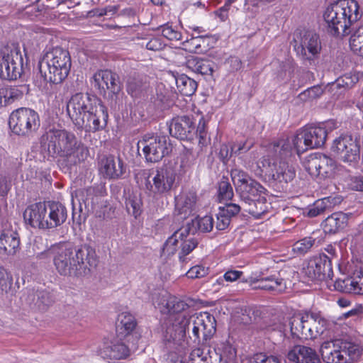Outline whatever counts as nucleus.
<instances>
[{"label": "nucleus", "mask_w": 363, "mask_h": 363, "mask_svg": "<svg viewBox=\"0 0 363 363\" xmlns=\"http://www.w3.org/2000/svg\"><path fill=\"white\" fill-rule=\"evenodd\" d=\"M152 302L162 313H171L164 335V341L168 357L174 363H185L190 350V363H206L208 357L203 350L195 346L211 337L216 331V320L208 312L192 315L190 320L182 313L187 304L165 290L157 289L152 294Z\"/></svg>", "instance_id": "nucleus-1"}, {"label": "nucleus", "mask_w": 363, "mask_h": 363, "mask_svg": "<svg viewBox=\"0 0 363 363\" xmlns=\"http://www.w3.org/2000/svg\"><path fill=\"white\" fill-rule=\"evenodd\" d=\"M67 113L78 129L96 132L107 123L108 113L104 105L94 96L87 94H76L67 105Z\"/></svg>", "instance_id": "nucleus-2"}, {"label": "nucleus", "mask_w": 363, "mask_h": 363, "mask_svg": "<svg viewBox=\"0 0 363 363\" xmlns=\"http://www.w3.org/2000/svg\"><path fill=\"white\" fill-rule=\"evenodd\" d=\"M50 153L64 157L69 164L84 161L89 153L88 147L73 133L64 129H50L43 135Z\"/></svg>", "instance_id": "nucleus-3"}, {"label": "nucleus", "mask_w": 363, "mask_h": 363, "mask_svg": "<svg viewBox=\"0 0 363 363\" xmlns=\"http://www.w3.org/2000/svg\"><path fill=\"white\" fill-rule=\"evenodd\" d=\"M59 272L65 271H92L98 264L95 250L88 245L73 247L69 243H63L57 247L53 259Z\"/></svg>", "instance_id": "nucleus-4"}, {"label": "nucleus", "mask_w": 363, "mask_h": 363, "mask_svg": "<svg viewBox=\"0 0 363 363\" xmlns=\"http://www.w3.org/2000/svg\"><path fill=\"white\" fill-rule=\"evenodd\" d=\"M359 9L355 0H338L329 5L323 13L328 32L333 35L350 33V27L362 16Z\"/></svg>", "instance_id": "nucleus-5"}, {"label": "nucleus", "mask_w": 363, "mask_h": 363, "mask_svg": "<svg viewBox=\"0 0 363 363\" xmlns=\"http://www.w3.org/2000/svg\"><path fill=\"white\" fill-rule=\"evenodd\" d=\"M23 218L32 228L50 229L62 225L67 218L66 208L60 203L48 201L36 203L28 206Z\"/></svg>", "instance_id": "nucleus-6"}, {"label": "nucleus", "mask_w": 363, "mask_h": 363, "mask_svg": "<svg viewBox=\"0 0 363 363\" xmlns=\"http://www.w3.org/2000/svg\"><path fill=\"white\" fill-rule=\"evenodd\" d=\"M71 65L69 52L55 47L44 55L39 62L38 67L45 81L59 84L68 76Z\"/></svg>", "instance_id": "nucleus-7"}, {"label": "nucleus", "mask_w": 363, "mask_h": 363, "mask_svg": "<svg viewBox=\"0 0 363 363\" xmlns=\"http://www.w3.org/2000/svg\"><path fill=\"white\" fill-rule=\"evenodd\" d=\"M320 351L325 363H350L359 358L362 350L357 344L336 340L324 342Z\"/></svg>", "instance_id": "nucleus-8"}, {"label": "nucleus", "mask_w": 363, "mask_h": 363, "mask_svg": "<svg viewBox=\"0 0 363 363\" xmlns=\"http://www.w3.org/2000/svg\"><path fill=\"white\" fill-rule=\"evenodd\" d=\"M303 166L312 177L332 178L335 176L347 175L350 173L344 166L337 164L333 159L322 154L311 155L304 162Z\"/></svg>", "instance_id": "nucleus-9"}, {"label": "nucleus", "mask_w": 363, "mask_h": 363, "mask_svg": "<svg viewBox=\"0 0 363 363\" xmlns=\"http://www.w3.org/2000/svg\"><path fill=\"white\" fill-rule=\"evenodd\" d=\"M38 113L28 108H19L11 112L9 125L12 133L20 136H31L40 127Z\"/></svg>", "instance_id": "nucleus-10"}, {"label": "nucleus", "mask_w": 363, "mask_h": 363, "mask_svg": "<svg viewBox=\"0 0 363 363\" xmlns=\"http://www.w3.org/2000/svg\"><path fill=\"white\" fill-rule=\"evenodd\" d=\"M257 165L262 172L282 186L293 181L296 177L295 167L277 157L270 159L264 156Z\"/></svg>", "instance_id": "nucleus-11"}, {"label": "nucleus", "mask_w": 363, "mask_h": 363, "mask_svg": "<svg viewBox=\"0 0 363 363\" xmlns=\"http://www.w3.org/2000/svg\"><path fill=\"white\" fill-rule=\"evenodd\" d=\"M191 227L189 223L176 230L166 240L163 249L162 256L174 255L179 246L181 247V251L179 257L183 261L184 257L189 255L198 245L194 234L191 233Z\"/></svg>", "instance_id": "nucleus-12"}, {"label": "nucleus", "mask_w": 363, "mask_h": 363, "mask_svg": "<svg viewBox=\"0 0 363 363\" xmlns=\"http://www.w3.org/2000/svg\"><path fill=\"white\" fill-rule=\"evenodd\" d=\"M23 69V60L19 48L6 46L0 50V78L16 80Z\"/></svg>", "instance_id": "nucleus-13"}, {"label": "nucleus", "mask_w": 363, "mask_h": 363, "mask_svg": "<svg viewBox=\"0 0 363 363\" xmlns=\"http://www.w3.org/2000/svg\"><path fill=\"white\" fill-rule=\"evenodd\" d=\"M230 174L236 191L242 201L248 202L256 199L257 196L265 197L266 189L242 169H234Z\"/></svg>", "instance_id": "nucleus-14"}, {"label": "nucleus", "mask_w": 363, "mask_h": 363, "mask_svg": "<svg viewBox=\"0 0 363 363\" xmlns=\"http://www.w3.org/2000/svg\"><path fill=\"white\" fill-rule=\"evenodd\" d=\"M333 151L340 160L350 167H356L360 160V145L351 135H342L333 141Z\"/></svg>", "instance_id": "nucleus-15"}, {"label": "nucleus", "mask_w": 363, "mask_h": 363, "mask_svg": "<svg viewBox=\"0 0 363 363\" xmlns=\"http://www.w3.org/2000/svg\"><path fill=\"white\" fill-rule=\"evenodd\" d=\"M176 174L170 168L160 167L152 170L145 182V187L154 196L169 193L175 182Z\"/></svg>", "instance_id": "nucleus-16"}, {"label": "nucleus", "mask_w": 363, "mask_h": 363, "mask_svg": "<svg viewBox=\"0 0 363 363\" xmlns=\"http://www.w3.org/2000/svg\"><path fill=\"white\" fill-rule=\"evenodd\" d=\"M306 125L298 129L293 136L291 141L281 140L277 144H274L270 148L277 154L279 152L280 158L286 157L291 154L294 150L298 155H300L308 149H311L309 141Z\"/></svg>", "instance_id": "nucleus-17"}, {"label": "nucleus", "mask_w": 363, "mask_h": 363, "mask_svg": "<svg viewBox=\"0 0 363 363\" xmlns=\"http://www.w3.org/2000/svg\"><path fill=\"white\" fill-rule=\"evenodd\" d=\"M143 145V151L146 160L150 162H156L167 155V137L164 135H145L143 140L139 142Z\"/></svg>", "instance_id": "nucleus-18"}, {"label": "nucleus", "mask_w": 363, "mask_h": 363, "mask_svg": "<svg viewBox=\"0 0 363 363\" xmlns=\"http://www.w3.org/2000/svg\"><path fill=\"white\" fill-rule=\"evenodd\" d=\"M294 49L298 55L303 58L311 60L320 51L321 45L319 37L315 33L307 31L303 35L296 34L294 37Z\"/></svg>", "instance_id": "nucleus-19"}, {"label": "nucleus", "mask_w": 363, "mask_h": 363, "mask_svg": "<svg viewBox=\"0 0 363 363\" xmlns=\"http://www.w3.org/2000/svg\"><path fill=\"white\" fill-rule=\"evenodd\" d=\"M98 354L108 362L125 359L130 354L129 347L119 340L105 341L99 347Z\"/></svg>", "instance_id": "nucleus-20"}, {"label": "nucleus", "mask_w": 363, "mask_h": 363, "mask_svg": "<svg viewBox=\"0 0 363 363\" xmlns=\"http://www.w3.org/2000/svg\"><path fill=\"white\" fill-rule=\"evenodd\" d=\"M167 124L170 135L179 140H191L194 135V123L189 116L174 117Z\"/></svg>", "instance_id": "nucleus-21"}, {"label": "nucleus", "mask_w": 363, "mask_h": 363, "mask_svg": "<svg viewBox=\"0 0 363 363\" xmlns=\"http://www.w3.org/2000/svg\"><path fill=\"white\" fill-rule=\"evenodd\" d=\"M306 128L309 145L313 149L325 144L328 134L336 128V123L333 121H328L317 125H306Z\"/></svg>", "instance_id": "nucleus-22"}, {"label": "nucleus", "mask_w": 363, "mask_h": 363, "mask_svg": "<svg viewBox=\"0 0 363 363\" xmlns=\"http://www.w3.org/2000/svg\"><path fill=\"white\" fill-rule=\"evenodd\" d=\"M92 79L94 87L101 93H106L108 90L113 94H117L121 90L118 77L111 71L99 70L94 74Z\"/></svg>", "instance_id": "nucleus-23"}, {"label": "nucleus", "mask_w": 363, "mask_h": 363, "mask_svg": "<svg viewBox=\"0 0 363 363\" xmlns=\"http://www.w3.org/2000/svg\"><path fill=\"white\" fill-rule=\"evenodd\" d=\"M179 219H186L195 210L196 196L194 192L183 193L175 198Z\"/></svg>", "instance_id": "nucleus-24"}, {"label": "nucleus", "mask_w": 363, "mask_h": 363, "mask_svg": "<svg viewBox=\"0 0 363 363\" xmlns=\"http://www.w3.org/2000/svg\"><path fill=\"white\" fill-rule=\"evenodd\" d=\"M20 238L14 230H3L0 235V255H14L19 250Z\"/></svg>", "instance_id": "nucleus-25"}, {"label": "nucleus", "mask_w": 363, "mask_h": 363, "mask_svg": "<svg viewBox=\"0 0 363 363\" xmlns=\"http://www.w3.org/2000/svg\"><path fill=\"white\" fill-rule=\"evenodd\" d=\"M288 359L296 363H318V356L316 352L303 345L294 346L288 353Z\"/></svg>", "instance_id": "nucleus-26"}, {"label": "nucleus", "mask_w": 363, "mask_h": 363, "mask_svg": "<svg viewBox=\"0 0 363 363\" xmlns=\"http://www.w3.org/2000/svg\"><path fill=\"white\" fill-rule=\"evenodd\" d=\"M241 210L240 205L228 203L220 206L214 223L216 230H224L230 225L231 218L236 216Z\"/></svg>", "instance_id": "nucleus-27"}, {"label": "nucleus", "mask_w": 363, "mask_h": 363, "mask_svg": "<svg viewBox=\"0 0 363 363\" xmlns=\"http://www.w3.org/2000/svg\"><path fill=\"white\" fill-rule=\"evenodd\" d=\"M187 67L194 72L200 74L206 79H213L215 63L208 59L193 57L188 60Z\"/></svg>", "instance_id": "nucleus-28"}, {"label": "nucleus", "mask_w": 363, "mask_h": 363, "mask_svg": "<svg viewBox=\"0 0 363 363\" xmlns=\"http://www.w3.org/2000/svg\"><path fill=\"white\" fill-rule=\"evenodd\" d=\"M327 320L320 313H309L305 339H313L322 335L326 329Z\"/></svg>", "instance_id": "nucleus-29"}, {"label": "nucleus", "mask_w": 363, "mask_h": 363, "mask_svg": "<svg viewBox=\"0 0 363 363\" xmlns=\"http://www.w3.org/2000/svg\"><path fill=\"white\" fill-rule=\"evenodd\" d=\"M100 172L106 178H118L123 174L122 162L112 156L104 157L101 160Z\"/></svg>", "instance_id": "nucleus-30"}, {"label": "nucleus", "mask_w": 363, "mask_h": 363, "mask_svg": "<svg viewBox=\"0 0 363 363\" xmlns=\"http://www.w3.org/2000/svg\"><path fill=\"white\" fill-rule=\"evenodd\" d=\"M269 206L266 198L261 197L248 202L242 201V206H240L254 218H261L268 211Z\"/></svg>", "instance_id": "nucleus-31"}, {"label": "nucleus", "mask_w": 363, "mask_h": 363, "mask_svg": "<svg viewBox=\"0 0 363 363\" xmlns=\"http://www.w3.org/2000/svg\"><path fill=\"white\" fill-rule=\"evenodd\" d=\"M347 220V214L342 212L334 213L325 220L323 230L326 233H335L345 228Z\"/></svg>", "instance_id": "nucleus-32"}, {"label": "nucleus", "mask_w": 363, "mask_h": 363, "mask_svg": "<svg viewBox=\"0 0 363 363\" xmlns=\"http://www.w3.org/2000/svg\"><path fill=\"white\" fill-rule=\"evenodd\" d=\"M306 272H333L330 259L324 254L312 257L308 262Z\"/></svg>", "instance_id": "nucleus-33"}, {"label": "nucleus", "mask_w": 363, "mask_h": 363, "mask_svg": "<svg viewBox=\"0 0 363 363\" xmlns=\"http://www.w3.org/2000/svg\"><path fill=\"white\" fill-rule=\"evenodd\" d=\"M136 326L134 316L129 312H123L118 316L116 330L118 333L123 337L130 334Z\"/></svg>", "instance_id": "nucleus-34"}, {"label": "nucleus", "mask_w": 363, "mask_h": 363, "mask_svg": "<svg viewBox=\"0 0 363 363\" xmlns=\"http://www.w3.org/2000/svg\"><path fill=\"white\" fill-rule=\"evenodd\" d=\"M308 313H298L291 318L289 325L292 335L305 338V331L308 328Z\"/></svg>", "instance_id": "nucleus-35"}, {"label": "nucleus", "mask_w": 363, "mask_h": 363, "mask_svg": "<svg viewBox=\"0 0 363 363\" xmlns=\"http://www.w3.org/2000/svg\"><path fill=\"white\" fill-rule=\"evenodd\" d=\"M174 80L179 92L186 96L193 95L197 89V82L186 74L174 76Z\"/></svg>", "instance_id": "nucleus-36"}, {"label": "nucleus", "mask_w": 363, "mask_h": 363, "mask_svg": "<svg viewBox=\"0 0 363 363\" xmlns=\"http://www.w3.org/2000/svg\"><path fill=\"white\" fill-rule=\"evenodd\" d=\"M257 285L255 288L266 290H272L277 292H282L286 289V281L279 277H273L272 279H261L256 282Z\"/></svg>", "instance_id": "nucleus-37"}, {"label": "nucleus", "mask_w": 363, "mask_h": 363, "mask_svg": "<svg viewBox=\"0 0 363 363\" xmlns=\"http://www.w3.org/2000/svg\"><path fill=\"white\" fill-rule=\"evenodd\" d=\"M36 296L37 299L35 302V305L41 311L46 310L55 300L54 294L47 289L38 290Z\"/></svg>", "instance_id": "nucleus-38"}, {"label": "nucleus", "mask_w": 363, "mask_h": 363, "mask_svg": "<svg viewBox=\"0 0 363 363\" xmlns=\"http://www.w3.org/2000/svg\"><path fill=\"white\" fill-rule=\"evenodd\" d=\"M350 46L354 54L363 57V26H359L351 35Z\"/></svg>", "instance_id": "nucleus-39"}, {"label": "nucleus", "mask_w": 363, "mask_h": 363, "mask_svg": "<svg viewBox=\"0 0 363 363\" xmlns=\"http://www.w3.org/2000/svg\"><path fill=\"white\" fill-rule=\"evenodd\" d=\"M128 212L137 218L142 213V201L137 196H130L126 201Z\"/></svg>", "instance_id": "nucleus-40"}, {"label": "nucleus", "mask_w": 363, "mask_h": 363, "mask_svg": "<svg viewBox=\"0 0 363 363\" xmlns=\"http://www.w3.org/2000/svg\"><path fill=\"white\" fill-rule=\"evenodd\" d=\"M315 239L312 237H306L296 242L293 245L294 252L299 255H304L313 247Z\"/></svg>", "instance_id": "nucleus-41"}, {"label": "nucleus", "mask_w": 363, "mask_h": 363, "mask_svg": "<svg viewBox=\"0 0 363 363\" xmlns=\"http://www.w3.org/2000/svg\"><path fill=\"white\" fill-rule=\"evenodd\" d=\"M218 194L220 201H228L233 198V190L228 181L223 179L219 182Z\"/></svg>", "instance_id": "nucleus-42"}, {"label": "nucleus", "mask_w": 363, "mask_h": 363, "mask_svg": "<svg viewBox=\"0 0 363 363\" xmlns=\"http://www.w3.org/2000/svg\"><path fill=\"white\" fill-rule=\"evenodd\" d=\"M205 41V38L202 35L192 37L190 40H186L183 43V45L186 50L191 52H201V44Z\"/></svg>", "instance_id": "nucleus-43"}, {"label": "nucleus", "mask_w": 363, "mask_h": 363, "mask_svg": "<svg viewBox=\"0 0 363 363\" xmlns=\"http://www.w3.org/2000/svg\"><path fill=\"white\" fill-rule=\"evenodd\" d=\"M328 198L316 201L313 206H310L307 213L308 216L313 218L323 213L328 207Z\"/></svg>", "instance_id": "nucleus-44"}, {"label": "nucleus", "mask_w": 363, "mask_h": 363, "mask_svg": "<svg viewBox=\"0 0 363 363\" xmlns=\"http://www.w3.org/2000/svg\"><path fill=\"white\" fill-rule=\"evenodd\" d=\"M347 272H363V255L354 254L345 267Z\"/></svg>", "instance_id": "nucleus-45"}, {"label": "nucleus", "mask_w": 363, "mask_h": 363, "mask_svg": "<svg viewBox=\"0 0 363 363\" xmlns=\"http://www.w3.org/2000/svg\"><path fill=\"white\" fill-rule=\"evenodd\" d=\"M350 294L363 295V274L350 278Z\"/></svg>", "instance_id": "nucleus-46"}, {"label": "nucleus", "mask_w": 363, "mask_h": 363, "mask_svg": "<svg viewBox=\"0 0 363 363\" xmlns=\"http://www.w3.org/2000/svg\"><path fill=\"white\" fill-rule=\"evenodd\" d=\"M159 30L162 35L169 40H179L182 39L181 33L169 24L161 26Z\"/></svg>", "instance_id": "nucleus-47"}, {"label": "nucleus", "mask_w": 363, "mask_h": 363, "mask_svg": "<svg viewBox=\"0 0 363 363\" xmlns=\"http://www.w3.org/2000/svg\"><path fill=\"white\" fill-rule=\"evenodd\" d=\"M253 144L248 140L239 141L235 143L231 148V152H233L235 155L239 157V159H242L241 155L244 153L247 152L252 147Z\"/></svg>", "instance_id": "nucleus-48"}, {"label": "nucleus", "mask_w": 363, "mask_h": 363, "mask_svg": "<svg viewBox=\"0 0 363 363\" xmlns=\"http://www.w3.org/2000/svg\"><path fill=\"white\" fill-rule=\"evenodd\" d=\"M196 223L201 231L210 232L213 230L215 222L211 216H205L199 218Z\"/></svg>", "instance_id": "nucleus-49"}, {"label": "nucleus", "mask_w": 363, "mask_h": 363, "mask_svg": "<svg viewBox=\"0 0 363 363\" xmlns=\"http://www.w3.org/2000/svg\"><path fill=\"white\" fill-rule=\"evenodd\" d=\"M142 91L140 81L135 79H129L127 82V91L133 97H138Z\"/></svg>", "instance_id": "nucleus-50"}, {"label": "nucleus", "mask_w": 363, "mask_h": 363, "mask_svg": "<svg viewBox=\"0 0 363 363\" xmlns=\"http://www.w3.org/2000/svg\"><path fill=\"white\" fill-rule=\"evenodd\" d=\"M19 95V91L16 89H11L9 90H1L0 91V106H3V101L1 97L5 98L4 106L7 104L12 102L14 99L17 98Z\"/></svg>", "instance_id": "nucleus-51"}, {"label": "nucleus", "mask_w": 363, "mask_h": 363, "mask_svg": "<svg viewBox=\"0 0 363 363\" xmlns=\"http://www.w3.org/2000/svg\"><path fill=\"white\" fill-rule=\"evenodd\" d=\"M250 363H280L277 357L259 353L254 355Z\"/></svg>", "instance_id": "nucleus-52"}, {"label": "nucleus", "mask_w": 363, "mask_h": 363, "mask_svg": "<svg viewBox=\"0 0 363 363\" xmlns=\"http://www.w3.org/2000/svg\"><path fill=\"white\" fill-rule=\"evenodd\" d=\"M350 276H347L344 278H338L334 284V287L337 291L343 292V293H350V289L351 287L350 286Z\"/></svg>", "instance_id": "nucleus-53"}, {"label": "nucleus", "mask_w": 363, "mask_h": 363, "mask_svg": "<svg viewBox=\"0 0 363 363\" xmlns=\"http://www.w3.org/2000/svg\"><path fill=\"white\" fill-rule=\"evenodd\" d=\"M347 185L351 189L355 191H363V179L359 175L358 176H350V179L347 182Z\"/></svg>", "instance_id": "nucleus-54"}, {"label": "nucleus", "mask_w": 363, "mask_h": 363, "mask_svg": "<svg viewBox=\"0 0 363 363\" xmlns=\"http://www.w3.org/2000/svg\"><path fill=\"white\" fill-rule=\"evenodd\" d=\"M231 4L232 3H229V1H227L223 6L214 12L216 16L221 21H225L228 18V13Z\"/></svg>", "instance_id": "nucleus-55"}, {"label": "nucleus", "mask_w": 363, "mask_h": 363, "mask_svg": "<svg viewBox=\"0 0 363 363\" xmlns=\"http://www.w3.org/2000/svg\"><path fill=\"white\" fill-rule=\"evenodd\" d=\"M194 135H196L199 137L200 143H201L202 140H204L206 139V121L203 117L200 118L196 130L194 128Z\"/></svg>", "instance_id": "nucleus-56"}, {"label": "nucleus", "mask_w": 363, "mask_h": 363, "mask_svg": "<svg viewBox=\"0 0 363 363\" xmlns=\"http://www.w3.org/2000/svg\"><path fill=\"white\" fill-rule=\"evenodd\" d=\"M233 145L230 144H223L220 146L219 155L223 162H226L230 157L234 155L233 152H231Z\"/></svg>", "instance_id": "nucleus-57"}, {"label": "nucleus", "mask_w": 363, "mask_h": 363, "mask_svg": "<svg viewBox=\"0 0 363 363\" xmlns=\"http://www.w3.org/2000/svg\"><path fill=\"white\" fill-rule=\"evenodd\" d=\"M262 0H245V9L255 13L258 11Z\"/></svg>", "instance_id": "nucleus-58"}, {"label": "nucleus", "mask_w": 363, "mask_h": 363, "mask_svg": "<svg viewBox=\"0 0 363 363\" xmlns=\"http://www.w3.org/2000/svg\"><path fill=\"white\" fill-rule=\"evenodd\" d=\"M146 48L150 50H159L162 49V44L159 39L153 38L147 43Z\"/></svg>", "instance_id": "nucleus-59"}, {"label": "nucleus", "mask_w": 363, "mask_h": 363, "mask_svg": "<svg viewBox=\"0 0 363 363\" xmlns=\"http://www.w3.org/2000/svg\"><path fill=\"white\" fill-rule=\"evenodd\" d=\"M320 93H321V91L319 88L312 87V88L308 89L302 94L307 95L310 98H315V97L319 96L320 94Z\"/></svg>", "instance_id": "nucleus-60"}, {"label": "nucleus", "mask_w": 363, "mask_h": 363, "mask_svg": "<svg viewBox=\"0 0 363 363\" xmlns=\"http://www.w3.org/2000/svg\"><path fill=\"white\" fill-rule=\"evenodd\" d=\"M361 312V307H354L352 308L351 310L348 311L347 312L342 314V315L347 318L349 317H355L357 316L359 313Z\"/></svg>", "instance_id": "nucleus-61"}, {"label": "nucleus", "mask_w": 363, "mask_h": 363, "mask_svg": "<svg viewBox=\"0 0 363 363\" xmlns=\"http://www.w3.org/2000/svg\"><path fill=\"white\" fill-rule=\"evenodd\" d=\"M351 303H352V301L349 298H345V297L340 298L337 300V304L341 308H347V307L350 306L351 305Z\"/></svg>", "instance_id": "nucleus-62"}, {"label": "nucleus", "mask_w": 363, "mask_h": 363, "mask_svg": "<svg viewBox=\"0 0 363 363\" xmlns=\"http://www.w3.org/2000/svg\"><path fill=\"white\" fill-rule=\"evenodd\" d=\"M242 274H224L223 277L227 281H234L240 279Z\"/></svg>", "instance_id": "nucleus-63"}, {"label": "nucleus", "mask_w": 363, "mask_h": 363, "mask_svg": "<svg viewBox=\"0 0 363 363\" xmlns=\"http://www.w3.org/2000/svg\"><path fill=\"white\" fill-rule=\"evenodd\" d=\"M269 327L272 330H278L279 332H283L285 330V325L281 321H279L278 323L270 325Z\"/></svg>", "instance_id": "nucleus-64"}]
</instances>
